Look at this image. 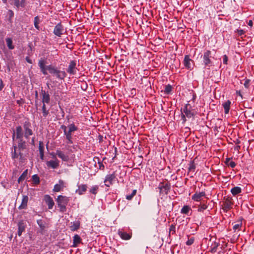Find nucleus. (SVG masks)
<instances>
[{
	"label": "nucleus",
	"mask_w": 254,
	"mask_h": 254,
	"mask_svg": "<svg viewBox=\"0 0 254 254\" xmlns=\"http://www.w3.org/2000/svg\"><path fill=\"white\" fill-rule=\"evenodd\" d=\"M12 4L17 9L24 8L26 5V0H12Z\"/></svg>",
	"instance_id": "obj_18"
},
{
	"label": "nucleus",
	"mask_w": 254,
	"mask_h": 254,
	"mask_svg": "<svg viewBox=\"0 0 254 254\" xmlns=\"http://www.w3.org/2000/svg\"><path fill=\"white\" fill-rule=\"evenodd\" d=\"M87 186L85 184H81L78 186V189L76 190V192L79 195L83 194L87 190Z\"/></svg>",
	"instance_id": "obj_25"
},
{
	"label": "nucleus",
	"mask_w": 254,
	"mask_h": 254,
	"mask_svg": "<svg viewBox=\"0 0 254 254\" xmlns=\"http://www.w3.org/2000/svg\"><path fill=\"white\" fill-rule=\"evenodd\" d=\"M234 201L232 197L230 195H227L223 197L222 200L220 202L221 208L223 212L227 213L233 207Z\"/></svg>",
	"instance_id": "obj_4"
},
{
	"label": "nucleus",
	"mask_w": 254,
	"mask_h": 254,
	"mask_svg": "<svg viewBox=\"0 0 254 254\" xmlns=\"http://www.w3.org/2000/svg\"><path fill=\"white\" fill-rule=\"evenodd\" d=\"M125 176L124 172L121 169V167L119 166L112 174H109L106 176L104 181L105 186L110 187L115 181H117L118 183H124Z\"/></svg>",
	"instance_id": "obj_1"
},
{
	"label": "nucleus",
	"mask_w": 254,
	"mask_h": 254,
	"mask_svg": "<svg viewBox=\"0 0 254 254\" xmlns=\"http://www.w3.org/2000/svg\"><path fill=\"white\" fill-rule=\"evenodd\" d=\"M176 226L175 223L172 224L169 228V235H176Z\"/></svg>",
	"instance_id": "obj_38"
},
{
	"label": "nucleus",
	"mask_w": 254,
	"mask_h": 254,
	"mask_svg": "<svg viewBox=\"0 0 254 254\" xmlns=\"http://www.w3.org/2000/svg\"><path fill=\"white\" fill-rule=\"evenodd\" d=\"M47 62L44 59H41L38 62V66L41 72L45 75H47L48 72L54 75L58 67L52 64L46 65Z\"/></svg>",
	"instance_id": "obj_3"
},
{
	"label": "nucleus",
	"mask_w": 254,
	"mask_h": 254,
	"mask_svg": "<svg viewBox=\"0 0 254 254\" xmlns=\"http://www.w3.org/2000/svg\"><path fill=\"white\" fill-rule=\"evenodd\" d=\"M191 211V207L189 205H184L181 210V213L186 215H189V212Z\"/></svg>",
	"instance_id": "obj_34"
},
{
	"label": "nucleus",
	"mask_w": 254,
	"mask_h": 254,
	"mask_svg": "<svg viewBox=\"0 0 254 254\" xmlns=\"http://www.w3.org/2000/svg\"><path fill=\"white\" fill-rule=\"evenodd\" d=\"M219 245L220 244L218 242L215 241L212 242L210 246L209 251L212 253L216 252L217 248Z\"/></svg>",
	"instance_id": "obj_28"
},
{
	"label": "nucleus",
	"mask_w": 254,
	"mask_h": 254,
	"mask_svg": "<svg viewBox=\"0 0 254 254\" xmlns=\"http://www.w3.org/2000/svg\"><path fill=\"white\" fill-rule=\"evenodd\" d=\"M65 29L62 22H59L56 24L53 30L54 35L60 38L62 37L65 34Z\"/></svg>",
	"instance_id": "obj_9"
},
{
	"label": "nucleus",
	"mask_w": 254,
	"mask_h": 254,
	"mask_svg": "<svg viewBox=\"0 0 254 254\" xmlns=\"http://www.w3.org/2000/svg\"><path fill=\"white\" fill-rule=\"evenodd\" d=\"M248 25L251 26V27H252L253 25V22L252 20H250L248 22Z\"/></svg>",
	"instance_id": "obj_59"
},
{
	"label": "nucleus",
	"mask_w": 254,
	"mask_h": 254,
	"mask_svg": "<svg viewBox=\"0 0 254 254\" xmlns=\"http://www.w3.org/2000/svg\"><path fill=\"white\" fill-rule=\"evenodd\" d=\"M31 126V124L29 122H25L23 125V127L24 129V136L26 138H28L29 136L32 135L33 134V131L30 127Z\"/></svg>",
	"instance_id": "obj_14"
},
{
	"label": "nucleus",
	"mask_w": 254,
	"mask_h": 254,
	"mask_svg": "<svg viewBox=\"0 0 254 254\" xmlns=\"http://www.w3.org/2000/svg\"><path fill=\"white\" fill-rule=\"evenodd\" d=\"M27 175H28V170L26 169L22 173V174L20 175V176L18 178V182L19 183H20V182L23 181L27 177Z\"/></svg>",
	"instance_id": "obj_39"
},
{
	"label": "nucleus",
	"mask_w": 254,
	"mask_h": 254,
	"mask_svg": "<svg viewBox=\"0 0 254 254\" xmlns=\"http://www.w3.org/2000/svg\"><path fill=\"white\" fill-rule=\"evenodd\" d=\"M243 218L242 217H240L236 222L233 223V230L234 232L241 230L243 225Z\"/></svg>",
	"instance_id": "obj_16"
},
{
	"label": "nucleus",
	"mask_w": 254,
	"mask_h": 254,
	"mask_svg": "<svg viewBox=\"0 0 254 254\" xmlns=\"http://www.w3.org/2000/svg\"><path fill=\"white\" fill-rule=\"evenodd\" d=\"M68 127V130L67 131V132L71 133L72 132L76 131L78 129V127L76 126H75V125L73 123L69 125Z\"/></svg>",
	"instance_id": "obj_42"
},
{
	"label": "nucleus",
	"mask_w": 254,
	"mask_h": 254,
	"mask_svg": "<svg viewBox=\"0 0 254 254\" xmlns=\"http://www.w3.org/2000/svg\"><path fill=\"white\" fill-rule=\"evenodd\" d=\"M80 223L78 221L73 222L70 226V229L71 231L74 232L78 230L80 228Z\"/></svg>",
	"instance_id": "obj_29"
},
{
	"label": "nucleus",
	"mask_w": 254,
	"mask_h": 254,
	"mask_svg": "<svg viewBox=\"0 0 254 254\" xmlns=\"http://www.w3.org/2000/svg\"><path fill=\"white\" fill-rule=\"evenodd\" d=\"M26 60L29 64H32V60L31 59H30L29 58H28V57H26Z\"/></svg>",
	"instance_id": "obj_60"
},
{
	"label": "nucleus",
	"mask_w": 254,
	"mask_h": 254,
	"mask_svg": "<svg viewBox=\"0 0 254 254\" xmlns=\"http://www.w3.org/2000/svg\"><path fill=\"white\" fill-rule=\"evenodd\" d=\"M172 86L170 84L166 85L164 89V93L167 95L170 94L172 91Z\"/></svg>",
	"instance_id": "obj_43"
},
{
	"label": "nucleus",
	"mask_w": 254,
	"mask_h": 254,
	"mask_svg": "<svg viewBox=\"0 0 254 254\" xmlns=\"http://www.w3.org/2000/svg\"><path fill=\"white\" fill-rule=\"evenodd\" d=\"M231 104V101L230 100H227L222 104L223 107L224 109V112L226 114H228L229 112Z\"/></svg>",
	"instance_id": "obj_30"
},
{
	"label": "nucleus",
	"mask_w": 254,
	"mask_h": 254,
	"mask_svg": "<svg viewBox=\"0 0 254 254\" xmlns=\"http://www.w3.org/2000/svg\"><path fill=\"white\" fill-rule=\"evenodd\" d=\"M211 52L210 50H206L204 52L203 55V63L205 66H209L212 64L211 58H212Z\"/></svg>",
	"instance_id": "obj_10"
},
{
	"label": "nucleus",
	"mask_w": 254,
	"mask_h": 254,
	"mask_svg": "<svg viewBox=\"0 0 254 254\" xmlns=\"http://www.w3.org/2000/svg\"><path fill=\"white\" fill-rule=\"evenodd\" d=\"M17 146L13 145L11 150V157L13 159L19 158L20 162L23 163L25 158L22 151L26 149V142L22 138L19 139Z\"/></svg>",
	"instance_id": "obj_2"
},
{
	"label": "nucleus",
	"mask_w": 254,
	"mask_h": 254,
	"mask_svg": "<svg viewBox=\"0 0 254 254\" xmlns=\"http://www.w3.org/2000/svg\"><path fill=\"white\" fill-rule=\"evenodd\" d=\"M98 163H99V169L102 170H104L105 166L103 165V164L102 163V162H99Z\"/></svg>",
	"instance_id": "obj_54"
},
{
	"label": "nucleus",
	"mask_w": 254,
	"mask_h": 254,
	"mask_svg": "<svg viewBox=\"0 0 254 254\" xmlns=\"http://www.w3.org/2000/svg\"><path fill=\"white\" fill-rule=\"evenodd\" d=\"M136 190H133L131 194H128L126 195V199L128 200H131L132 198L134 197V196L136 195Z\"/></svg>",
	"instance_id": "obj_47"
},
{
	"label": "nucleus",
	"mask_w": 254,
	"mask_h": 254,
	"mask_svg": "<svg viewBox=\"0 0 254 254\" xmlns=\"http://www.w3.org/2000/svg\"><path fill=\"white\" fill-rule=\"evenodd\" d=\"M26 225L23 220H20L18 223V235L21 236L22 233L25 231Z\"/></svg>",
	"instance_id": "obj_20"
},
{
	"label": "nucleus",
	"mask_w": 254,
	"mask_h": 254,
	"mask_svg": "<svg viewBox=\"0 0 254 254\" xmlns=\"http://www.w3.org/2000/svg\"><path fill=\"white\" fill-rule=\"evenodd\" d=\"M17 104H18L19 105H21L24 103V100L22 99H20V100H18L16 101Z\"/></svg>",
	"instance_id": "obj_55"
},
{
	"label": "nucleus",
	"mask_w": 254,
	"mask_h": 254,
	"mask_svg": "<svg viewBox=\"0 0 254 254\" xmlns=\"http://www.w3.org/2000/svg\"><path fill=\"white\" fill-rule=\"evenodd\" d=\"M194 239L193 238H191L189 239L186 242V245L188 246L191 245L194 242Z\"/></svg>",
	"instance_id": "obj_50"
},
{
	"label": "nucleus",
	"mask_w": 254,
	"mask_h": 254,
	"mask_svg": "<svg viewBox=\"0 0 254 254\" xmlns=\"http://www.w3.org/2000/svg\"><path fill=\"white\" fill-rule=\"evenodd\" d=\"M16 136L17 139H21L23 137V131L21 126L16 127Z\"/></svg>",
	"instance_id": "obj_32"
},
{
	"label": "nucleus",
	"mask_w": 254,
	"mask_h": 254,
	"mask_svg": "<svg viewBox=\"0 0 254 254\" xmlns=\"http://www.w3.org/2000/svg\"><path fill=\"white\" fill-rule=\"evenodd\" d=\"M235 32L237 33L238 36H241L245 34V31L243 29H237Z\"/></svg>",
	"instance_id": "obj_51"
},
{
	"label": "nucleus",
	"mask_w": 254,
	"mask_h": 254,
	"mask_svg": "<svg viewBox=\"0 0 254 254\" xmlns=\"http://www.w3.org/2000/svg\"><path fill=\"white\" fill-rule=\"evenodd\" d=\"M39 149L40 152V157L43 159L44 155V146L42 141H39Z\"/></svg>",
	"instance_id": "obj_36"
},
{
	"label": "nucleus",
	"mask_w": 254,
	"mask_h": 254,
	"mask_svg": "<svg viewBox=\"0 0 254 254\" xmlns=\"http://www.w3.org/2000/svg\"><path fill=\"white\" fill-rule=\"evenodd\" d=\"M244 85L245 88H249L250 85V80L247 78L245 79Z\"/></svg>",
	"instance_id": "obj_49"
},
{
	"label": "nucleus",
	"mask_w": 254,
	"mask_h": 254,
	"mask_svg": "<svg viewBox=\"0 0 254 254\" xmlns=\"http://www.w3.org/2000/svg\"><path fill=\"white\" fill-rule=\"evenodd\" d=\"M65 187V186L64 181L62 180H60L59 181V183L54 186L53 190L55 192H60L61 191H63Z\"/></svg>",
	"instance_id": "obj_15"
},
{
	"label": "nucleus",
	"mask_w": 254,
	"mask_h": 254,
	"mask_svg": "<svg viewBox=\"0 0 254 254\" xmlns=\"http://www.w3.org/2000/svg\"><path fill=\"white\" fill-rule=\"evenodd\" d=\"M34 23L35 27L37 30H39L40 27H39V23H40V19H39V17L38 16L35 17Z\"/></svg>",
	"instance_id": "obj_46"
},
{
	"label": "nucleus",
	"mask_w": 254,
	"mask_h": 254,
	"mask_svg": "<svg viewBox=\"0 0 254 254\" xmlns=\"http://www.w3.org/2000/svg\"><path fill=\"white\" fill-rule=\"evenodd\" d=\"M196 98V94L195 93H193L192 95V101L193 103H194Z\"/></svg>",
	"instance_id": "obj_58"
},
{
	"label": "nucleus",
	"mask_w": 254,
	"mask_h": 254,
	"mask_svg": "<svg viewBox=\"0 0 254 254\" xmlns=\"http://www.w3.org/2000/svg\"><path fill=\"white\" fill-rule=\"evenodd\" d=\"M4 84L3 83L2 80L0 79V91H1L4 87Z\"/></svg>",
	"instance_id": "obj_56"
},
{
	"label": "nucleus",
	"mask_w": 254,
	"mask_h": 254,
	"mask_svg": "<svg viewBox=\"0 0 254 254\" xmlns=\"http://www.w3.org/2000/svg\"><path fill=\"white\" fill-rule=\"evenodd\" d=\"M64 135H65L66 139L67 140V143H73L72 133L68 132H66V133H64Z\"/></svg>",
	"instance_id": "obj_41"
},
{
	"label": "nucleus",
	"mask_w": 254,
	"mask_h": 254,
	"mask_svg": "<svg viewBox=\"0 0 254 254\" xmlns=\"http://www.w3.org/2000/svg\"><path fill=\"white\" fill-rule=\"evenodd\" d=\"M241 192L242 189L240 187H235L231 190V192L233 196H236Z\"/></svg>",
	"instance_id": "obj_33"
},
{
	"label": "nucleus",
	"mask_w": 254,
	"mask_h": 254,
	"mask_svg": "<svg viewBox=\"0 0 254 254\" xmlns=\"http://www.w3.org/2000/svg\"><path fill=\"white\" fill-rule=\"evenodd\" d=\"M231 158H226L224 163L228 167H230L232 168H234L236 167V164L235 162L231 161Z\"/></svg>",
	"instance_id": "obj_31"
},
{
	"label": "nucleus",
	"mask_w": 254,
	"mask_h": 254,
	"mask_svg": "<svg viewBox=\"0 0 254 254\" xmlns=\"http://www.w3.org/2000/svg\"><path fill=\"white\" fill-rule=\"evenodd\" d=\"M159 190V193L160 195H167L168 194L170 189L171 184L169 181L166 180L161 182L158 187Z\"/></svg>",
	"instance_id": "obj_6"
},
{
	"label": "nucleus",
	"mask_w": 254,
	"mask_h": 254,
	"mask_svg": "<svg viewBox=\"0 0 254 254\" xmlns=\"http://www.w3.org/2000/svg\"><path fill=\"white\" fill-rule=\"evenodd\" d=\"M77 70L76 62L73 60L71 61L67 68V72L70 75H75Z\"/></svg>",
	"instance_id": "obj_11"
},
{
	"label": "nucleus",
	"mask_w": 254,
	"mask_h": 254,
	"mask_svg": "<svg viewBox=\"0 0 254 254\" xmlns=\"http://www.w3.org/2000/svg\"><path fill=\"white\" fill-rule=\"evenodd\" d=\"M99 140L100 143H101L103 141V136L101 135H99Z\"/></svg>",
	"instance_id": "obj_61"
},
{
	"label": "nucleus",
	"mask_w": 254,
	"mask_h": 254,
	"mask_svg": "<svg viewBox=\"0 0 254 254\" xmlns=\"http://www.w3.org/2000/svg\"><path fill=\"white\" fill-rule=\"evenodd\" d=\"M32 182H33V183L35 185H37L39 184L40 179L37 175H34L33 176H32Z\"/></svg>",
	"instance_id": "obj_44"
},
{
	"label": "nucleus",
	"mask_w": 254,
	"mask_h": 254,
	"mask_svg": "<svg viewBox=\"0 0 254 254\" xmlns=\"http://www.w3.org/2000/svg\"><path fill=\"white\" fill-rule=\"evenodd\" d=\"M194 160H191L190 161L189 164V168H188V173L189 172H194L195 168H196V165L194 162Z\"/></svg>",
	"instance_id": "obj_35"
},
{
	"label": "nucleus",
	"mask_w": 254,
	"mask_h": 254,
	"mask_svg": "<svg viewBox=\"0 0 254 254\" xmlns=\"http://www.w3.org/2000/svg\"><path fill=\"white\" fill-rule=\"evenodd\" d=\"M59 210L62 212L66 211V206L69 202V197L65 195H58L56 199Z\"/></svg>",
	"instance_id": "obj_5"
},
{
	"label": "nucleus",
	"mask_w": 254,
	"mask_h": 254,
	"mask_svg": "<svg viewBox=\"0 0 254 254\" xmlns=\"http://www.w3.org/2000/svg\"><path fill=\"white\" fill-rule=\"evenodd\" d=\"M80 244H82V239L78 235H74L73 237V244L72 247L74 248L77 247Z\"/></svg>",
	"instance_id": "obj_21"
},
{
	"label": "nucleus",
	"mask_w": 254,
	"mask_h": 254,
	"mask_svg": "<svg viewBox=\"0 0 254 254\" xmlns=\"http://www.w3.org/2000/svg\"><path fill=\"white\" fill-rule=\"evenodd\" d=\"M28 201V197L27 195H23L21 204L19 205L18 209L19 210L26 209L27 207Z\"/></svg>",
	"instance_id": "obj_26"
},
{
	"label": "nucleus",
	"mask_w": 254,
	"mask_h": 254,
	"mask_svg": "<svg viewBox=\"0 0 254 254\" xmlns=\"http://www.w3.org/2000/svg\"><path fill=\"white\" fill-rule=\"evenodd\" d=\"M182 119L183 120V123H185L187 120H186V114H185L184 113H182Z\"/></svg>",
	"instance_id": "obj_53"
},
{
	"label": "nucleus",
	"mask_w": 254,
	"mask_h": 254,
	"mask_svg": "<svg viewBox=\"0 0 254 254\" xmlns=\"http://www.w3.org/2000/svg\"><path fill=\"white\" fill-rule=\"evenodd\" d=\"M237 94H239L240 95H241V94H240V91H239V92L237 91Z\"/></svg>",
	"instance_id": "obj_64"
},
{
	"label": "nucleus",
	"mask_w": 254,
	"mask_h": 254,
	"mask_svg": "<svg viewBox=\"0 0 254 254\" xmlns=\"http://www.w3.org/2000/svg\"><path fill=\"white\" fill-rule=\"evenodd\" d=\"M6 43L8 48L9 50H13L14 48V46L12 44V40L10 38H7L5 39Z\"/></svg>",
	"instance_id": "obj_40"
},
{
	"label": "nucleus",
	"mask_w": 254,
	"mask_h": 254,
	"mask_svg": "<svg viewBox=\"0 0 254 254\" xmlns=\"http://www.w3.org/2000/svg\"><path fill=\"white\" fill-rule=\"evenodd\" d=\"M118 234L120 238L124 240H129L132 237V232L129 229H119Z\"/></svg>",
	"instance_id": "obj_8"
},
{
	"label": "nucleus",
	"mask_w": 254,
	"mask_h": 254,
	"mask_svg": "<svg viewBox=\"0 0 254 254\" xmlns=\"http://www.w3.org/2000/svg\"><path fill=\"white\" fill-rule=\"evenodd\" d=\"M206 193L204 191L201 192L195 191L194 194L192 196L191 199L196 202H201L203 197H206Z\"/></svg>",
	"instance_id": "obj_12"
},
{
	"label": "nucleus",
	"mask_w": 254,
	"mask_h": 254,
	"mask_svg": "<svg viewBox=\"0 0 254 254\" xmlns=\"http://www.w3.org/2000/svg\"><path fill=\"white\" fill-rule=\"evenodd\" d=\"M193 61L190 59L189 55H186L184 60V64L186 68L188 69H190L191 65L190 63L192 62Z\"/></svg>",
	"instance_id": "obj_27"
},
{
	"label": "nucleus",
	"mask_w": 254,
	"mask_h": 254,
	"mask_svg": "<svg viewBox=\"0 0 254 254\" xmlns=\"http://www.w3.org/2000/svg\"><path fill=\"white\" fill-rule=\"evenodd\" d=\"M42 110L43 116L45 118H46L48 116V115L49 114V110H47L46 105L45 104H43V105L42 106Z\"/></svg>",
	"instance_id": "obj_45"
},
{
	"label": "nucleus",
	"mask_w": 254,
	"mask_h": 254,
	"mask_svg": "<svg viewBox=\"0 0 254 254\" xmlns=\"http://www.w3.org/2000/svg\"><path fill=\"white\" fill-rule=\"evenodd\" d=\"M37 224H38V225L39 226L40 228H41V229L42 230H44L45 227L44 223V222L43 221V220L41 219L38 220L37 221Z\"/></svg>",
	"instance_id": "obj_48"
},
{
	"label": "nucleus",
	"mask_w": 254,
	"mask_h": 254,
	"mask_svg": "<svg viewBox=\"0 0 254 254\" xmlns=\"http://www.w3.org/2000/svg\"><path fill=\"white\" fill-rule=\"evenodd\" d=\"M99 186L98 185H94L91 187L89 189V191L90 193L94 195H96L99 191Z\"/></svg>",
	"instance_id": "obj_37"
},
{
	"label": "nucleus",
	"mask_w": 254,
	"mask_h": 254,
	"mask_svg": "<svg viewBox=\"0 0 254 254\" xmlns=\"http://www.w3.org/2000/svg\"><path fill=\"white\" fill-rule=\"evenodd\" d=\"M208 204L207 201H203L200 203L197 207V211L199 212H203L208 208Z\"/></svg>",
	"instance_id": "obj_22"
},
{
	"label": "nucleus",
	"mask_w": 254,
	"mask_h": 254,
	"mask_svg": "<svg viewBox=\"0 0 254 254\" xmlns=\"http://www.w3.org/2000/svg\"><path fill=\"white\" fill-rule=\"evenodd\" d=\"M190 104H187L183 110V113L186 114L187 118H193L197 114V112Z\"/></svg>",
	"instance_id": "obj_7"
},
{
	"label": "nucleus",
	"mask_w": 254,
	"mask_h": 254,
	"mask_svg": "<svg viewBox=\"0 0 254 254\" xmlns=\"http://www.w3.org/2000/svg\"><path fill=\"white\" fill-rule=\"evenodd\" d=\"M42 102L43 104H48L50 101V95L48 92L42 90Z\"/></svg>",
	"instance_id": "obj_24"
},
{
	"label": "nucleus",
	"mask_w": 254,
	"mask_h": 254,
	"mask_svg": "<svg viewBox=\"0 0 254 254\" xmlns=\"http://www.w3.org/2000/svg\"><path fill=\"white\" fill-rule=\"evenodd\" d=\"M9 12H10V16H11V17L13 16L14 13L12 10H9Z\"/></svg>",
	"instance_id": "obj_62"
},
{
	"label": "nucleus",
	"mask_w": 254,
	"mask_h": 254,
	"mask_svg": "<svg viewBox=\"0 0 254 254\" xmlns=\"http://www.w3.org/2000/svg\"><path fill=\"white\" fill-rule=\"evenodd\" d=\"M31 143L33 145L34 144V138H33L32 139Z\"/></svg>",
	"instance_id": "obj_63"
},
{
	"label": "nucleus",
	"mask_w": 254,
	"mask_h": 254,
	"mask_svg": "<svg viewBox=\"0 0 254 254\" xmlns=\"http://www.w3.org/2000/svg\"><path fill=\"white\" fill-rule=\"evenodd\" d=\"M56 154L60 158H61L64 161L67 162L69 160L68 156L66 155L63 151L60 150H57Z\"/></svg>",
	"instance_id": "obj_23"
},
{
	"label": "nucleus",
	"mask_w": 254,
	"mask_h": 254,
	"mask_svg": "<svg viewBox=\"0 0 254 254\" xmlns=\"http://www.w3.org/2000/svg\"><path fill=\"white\" fill-rule=\"evenodd\" d=\"M53 75L56 76L58 79L64 80L66 76V73L64 71H62L57 68Z\"/></svg>",
	"instance_id": "obj_19"
},
{
	"label": "nucleus",
	"mask_w": 254,
	"mask_h": 254,
	"mask_svg": "<svg viewBox=\"0 0 254 254\" xmlns=\"http://www.w3.org/2000/svg\"><path fill=\"white\" fill-rule=\"evenodd\" d=\"M223 64H227L228 62V57L226 55H224L223 58Z\"/></svg>",
	"instance_id": "obj_52"
},
{
	"label": "nucleus",
	"mask_w": 254,
	"mask_h": 254,
	"mask_svg": "<svg viewBox=\"0 0 254 254\" xmlns=\"http://www.w3.org/2000/svg\"><path fill=\"white\" fill-rule=\"evenodd\" d=\"M43 200L48 206L49 209H53L55 202L53 198L49 194H46L44 196Z\"/></svg>",
	"instance_id": "obj_13"
},
{
	"label": "nucleus",
	"mask_w": 254,
	"mask_h": 254,
	"mask_svg": "<svg viewBox=\"0 0 254 254\" xmlns=\"http://www.w3.org/2000/svg\"><path fill=\"white\" fill-rule=\"evenodd\" d=\"M61 128L64 130V133L67 132L66 126L63 125L62 126Z\"/></svg>",
	"instance_id": "obj_57"
},
{
	"label": "nucleus",
	"mask_w": 254,
	"mask_h": 254,
	"mask_svg": "<svg viewBox=\"0 0 254 254\" xmlns=\"http://www.w3.org/2000/svg\"><path fill=\"white\" fill-rule=\"evenodd\" d=\"M46 164L49 168L52 169H56L58 168L60 165L59 161L57 158L54 160L47 161Z\"/></svg>",
	"instance_id": "obj_17"
}]
</instances>
